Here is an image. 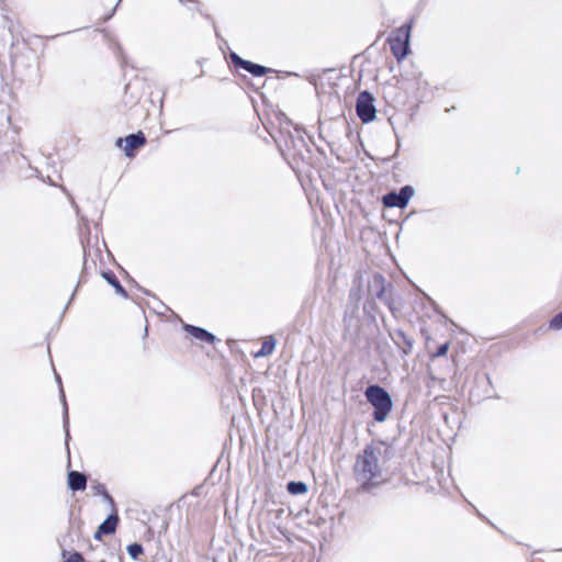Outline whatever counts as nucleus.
<instances>
[{
    "label": "nucleus",
    "instance_id": "obj_14",
    "mask_svg": "<svg viewBox=\"0 0 562 562\" xmlns=\"http://www.w3.org/2000/svg\"><path fill=\"white\" fill-rule=\"evenodd\" d=\"M127 552L132 559L136 560L143 553V548L140 544L133 543L127 547Z\"/></svg>",
    "mask_w": 562,
    "mask_h": 562
},
{
    "label": "nucleus",
    "instance_id": "obj_6",
    "mask_svg": "<svg viewBox=\"0 0 562 562\" xmlns=\"http://www.w3.org/2000/svg\"><path fill=\"white\" fill-rule=\"evenodd\" d=\"M117 520L119 518L116 515H110L108 519L99 526L97 532L94 533V538L100 540L102 535L113 533L115 531Z\"/></svg>",
    "mask_w": 562,
    "mask_h": 562
},
{
    "label": "nucleus",
    "instance_id": "obj_4",
    "mask_svg": "<svg viewBox=\"0 0 562 562\" xmlns=\"http://www.w3.org/2000/svg\"><path fill=\"white\" fill-rule=\"evenodd\" d=\"M411 29V25L400 29L397 37L392 43V50L397 59L404 58L407 54Z\"/></svg>",
    "mask_w": 562,
    "mask_h": 562
},
{
    "label": "nucleus",
    "instance_id": "obj_12",
    "mask_svg": "<svg viewBox=\"0 0 562 562\" xmlns=\"http://www.w3.org/2000/svg\"><path fill=\"white\" fill-rule=\"evenodd\" d=\"M288 491L293 495H302L306 494L308 488L307 485L303 482H290L288 484Z\"/></svg>",
    "mask_w": 562,
    "mask_h": 562
},
{
    "label": "nucleus",
    "instance_id": "obj_18",
    "mask_svg": "<svg viewBox=\"0 0 562 562\" xmlns=\"http://www.w3.org/2000/svg\"><path fill=\"white\" fill-rule=\"evenodd\" d=\"M446 351H447V346H446V345H443V346L440 348V350H439V352H438V356H442V355H445V353H446Z\"/></svg>",
    "mask_w": 562,
    "mask_h": 562
},
{
    "label": "nucleus",
    "instance_id": "obj_8",
    "mask_svg": "<svg viewBox=\"0 0 562 562\" xmlns=\"http://www.w3.org/2000/svg\"><path fill=\"white\" fill-rule=\"evenodd\" d=\"M68 484L71 490H83L86 487V476L72 471L68 474Z\"/></svg>",
    "mask_w": 562,
    "mask_h": 562
},
{
    "label": "nucleus",
    "instance_id": "obj_17",
    "mask_svg": "<svg viewBox=\"0 0 562 562\" xmlns=\"http://www.w3.org/2000/svg\"><path fill=\"white\" fill-rule=\"evenodd\" d=\"M109 282L113 284L119 293L125 294L123 288L113 279L108 278Z\"/></svg>",
    "mask_w": 562,
    "mask_h": 562
},
{
    "label": "nucleus",
    "instance_id": "obj_1",
    "mask_svg": "<svg viewBox=\"0 0 562 562\" xmlns=\"http://www.w3.org/2000/svg\"><path fill=\"white\" fill-rule=\"evenodd\" d=\"M383 462L384 458L380 448L367 447L356 464L358 480L363 485L378 483L382 476Z\"/></svg>",
    "mask_w": 562,
    "mask_h": 562
},
{
    "label": "nucleus",
    "instance_id": "obj_7",
    "mask_svg": "<svg viewBox=\"0 0 562 562\" xmlns=\"http://www.w3.org/2000/svg\"><path fill=\"white\" fill-rule=\"evenodd\" d=\"M233 60H235L237 64L241 65L246 70L251 72L255 76H262L266 74L267 69L263 66L252 64L250 61L244 60L237 55H232Z\"/></svg>",
    "mask_w": 562,
    "mask_h": 562
},
{
    "label": "nucleus",
    "instance_id": "obj_5",
    "mask_svg": "<svg viewBox=\"0 0 562 562\" xmlns=\"http://www.w3.org/2000/svg\"><path fill=\"white\" fill-rule=\"evenodd\" d=\"M145 144V137L142 133L138 134H131L126 136L125 138H119L116 140V145L119 147H122L126 155H131V151L133 149H136Z\"/></svg>",
    "mask_w": 562,
    "mask_h": 562
},
{
    "label": "nucleus",
    "instance_id": "obj_16",
    "mask_svg": "<svg viewBox=\"0 0 562 562\" xmlns=\"http://www.w3.org/2000/svg\"><path fill=\"white\" fill-rule=\"evenodd\" d=\"M64 562H83V559L79 553H72Z\"/></svg>",
    "mask_w": 562,
    "mask_h": 562
},
{
    "label": "nucleus",
    "instance_id": "obj_3",
    "mask_svg": "<svg viewBox=\"0 0 562 562\" xmlns=\"http://www.w3.org/2000/svg\"><path fill=\"white\" fill-rule=\"evenodd\" d=\"M357 113L362 122L368 123L375 119V106L373 104V97L364 91L359 94L357 100Z\"/></svg>",
    "mask_w": 562,
    "mask_h": 562
},
{
    "label": "nucleus",
    "instance_id": "obj_15",
    "mask_svg": "<svg viewBox=\"0 0 562 562\" xmlns=\"http://www.w3.org/2000/svg\"><path fill=\"white\" fill-rule=\"evenodd\" d=\"M550 328L555 329V330L562 328V312L559 315H557L554 318L551 319Z\"/></svg>",
    "mask_w": 562,
    "mask_h": 562
},
{
    "label": "nucleus",
    "instance_id": "obj_10",
    "mask_svg": "<svg viewBox=\"0 0 562 562\" xmlns=\"http://www.w3.org/2000/svg\"><path fill=\"white\" fill-rule=\"evenodd\" d=\"M187 330L190 331L198 339L205 340L207 342H213L215 340V337L211 333L202 328L187 326Z\"/></svg>",
    "mask_w": 562,
    "mask_h": 562
},
{
    "label": "nucleus",
    "instance_id": "obj_9",
    "mask_svg": "<svg viewBox=\"0 0 562 562\" xmlns=\"http://www.w3.org/2000/svg\"><path fill=\"white\" fill-rule=\"evenodd\" d=\"M274 348L276 339L272 336L266 337V339L262 342L261 349L255 353V357H267L273 352Z\"/></svg>",
    "mask_w": 562,
    "mask_h": 562
},
{
    "label": "nucleus",
    "instance_id": "obj_13",
    "mask_svg": "<svg viewBox=\"0 0 562 562\" xmlns=\"http://www.w3.org/2000/svg\"><path fill=\"white\" fill-rule=\"evenodd\" d=\"M398 194H400L401 199L403 200L404 204L407 205L408 201L414 195V189L409 186H406V187L402 188V190L400 191Z\"/></svg>",
    "mask_w": 562,
    "mask_h": 562
},
{
    "label": "nucleus",
    "instance_id": "obj_11",
    "mask_svg": "<svg viewBox=\"0 0 562 562\" xmlns=\"http://www.w3.org/2000/svg\"><path fill=\"white\" fill-rule=\"evenodd\" d=\"M383 203L387 207H405L403 200L401 199L398 193H389L383 198Z\"/></svg>",
    "mask_w": 562,
    "mask_h": 562
},
{
    "label": "nucleus",
    "instance_id": "obj_2",
    "mask_svg": "<svg viewBox=\"0 0 562 562\" xmlns=\"http://www.w3.org/2000/svg\"><path fill=\"white\" fill-rule=\"evenodd\" d=\"M366 397L374 407V419L380 423L384 422L393 406L389 393L381 386L372 385L366 390Z\"/></svg>",
    "mask_w": 562,
    "mask_h": 562
}]
</instances>
